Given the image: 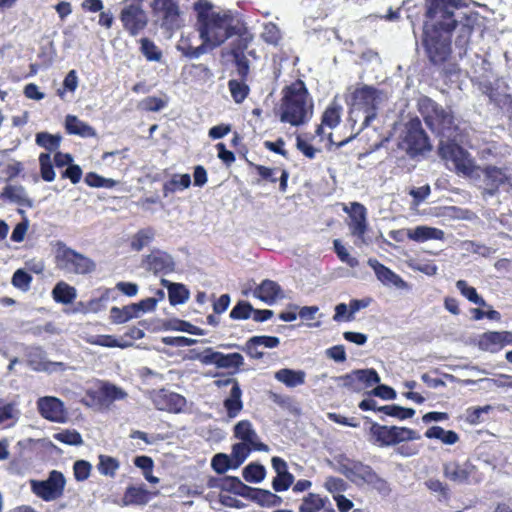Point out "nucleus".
Returning a JSON list of instances; mask_svg holds the SVG:
<instances>
[{"mask_svg":"<svg viewBox=\"0 0 512 512\" xmlns=\"http://www.w3.org/2000/svg\"><path fill=\"white\" fill-rule=\"evenodd\" d=\"M193 8L197 14L199 37L209 49L221 46L233 36H238L244 48L253 40L244 22L230 10H215L213 4L206 0L195 1Z\"/></svg>","mask_w":512,"mask_h":512,"instance_id":"nucleus-1","label":"nucleus"},{"mask_svg":"<svg viewBox=\"0 0 512 512\" xmlns=\"http://www.w3.org/2000/svg\"><path fill=\"white\" fill-rule=\"evenodd\" d=\"M280 121L292 126L307 123L313 115V100L303 81L297 80L282 91Z\"/></svg>","mask_w":512,"mask_h":512,"instance_id":"nucleus-2","label":"nucleus"},{"mask_svg":"<svg viewBox=\"0 0 512 512\" xmlns=\"http://www.w3.org/2000/svg\"><path fill=\"white\" fill-rule=\"evenodd\" d=\"M385 100V94L374 87L364 85L356 88L351 96L350 120L354 123L361 122L360 130H362L376 118Z\"/></svg>","mask_w":512,"mask_h":512,"instance_id":"nucleus-3","label":"nucleus"},{"mask_svg":"<svg viewBox=\"0 0 512 512\" xmlns=\"http://www.w3.org/2000/svg\"><path fill=\"white\" fill-rule=\"evenodd\" d=\"M466 6V0H426L427 20L424 29L441 30L449 34L457 25L454 11Z\"/></svg>","mask_w":512,"mask_h":512,"instance_id":"nucleus-4","label":"nucleus"},{"mask_svg":"<svg viewBox=\"0 0 512 512\" xmlns=\"http://www.w3.org/2000/svg\"><path fill=\"white\" fill-rule=\"evenodd\" d=\"M337 471L359 487L367 485L382 495L390 493L388 482L380 477L370 466L362 462L350 459L339 460L337 462Z\"/></svg>","mask_w":512,"mask_h":512,"instance_id":"nucleus-5","label":"nucleus"},{"mask_svg":"<svg viewBox=\"0 0 512 512\" xmlns=\"http://www.w3.org/2000/svg\"><path fill=\"white\" fill-rule=\"evenodd\" d=\"M420 107L425 123L440 140L456 139L457 126L449 109L443 108L431 99H424Z\"/></svg>","mask_w":512,"mask_h":512,"instance_id":"nucleus-6","label":"nucleus"},{"mask_svg":"<svg viewBox=\"0 0 512 512\" xmlns=\"http://www.w3.org/2000/svg\"><path fill=\"white\" fill-rule=\"evenodd\" d=\"M455 140H440L439 154L446 161L449 168L455 169L458 174L469 177L471 180L480 178L479 167L474 164L469 153L457 144Z\"/></svg>","mask_w":512,"mask_h":512,"instance_id":"nucleus-7","label":"nucleus"},{"mask_svg":"<svg viewBox=\"0 0 512 512\" xmlns=\"http://www.w3.org/2000/svg\"><path fill=\"white\" fill-rule=\"evenodd\" d=\"M398 146L411 158L423 156L431 151L432 146L419 119H412L406 124Z\"/></svg>","mask_w":512,"mask_h":512,"instance_id":"nucleus-8","label":"nucleus"},{"mask_svg":"<svg viewBox=\"0 0 512 512\" xmlns=\"http://www.w3.org/2000/svg\"><path fill=\"white\" fill-rule=\"evenodd\" d=\"M56 260L58 268L66 273L84 275L96 268L92 259L65 245L58 248Z\"/></svg>","mask_w":512,"mask_h":512,"instance_id":"nucleus-9","label":"nucleus"},{"mask_svg":"<svg viewBox=\"0 0 512 512\" xmlns=\"http://www.w3.org/2000/svg\"><path fill=\"white\" fill-rule=\"evenodd\" d=\"M66 479L60 471L52 470L45 480H30L31 491L46 502H51L63 496Z\"/></svg>","mask_w":512,"mask_h":512,"instance_id":"nucleus-10","label":"nucleus"},{"mask_svg":"<svg viewBox=\"0 0 512 512\" xmlns=\"http://www.w3.org/2000/svg\"><path fill=\"white\" fill-rule=\"evenodd\" d=\"M424 45L430 61L434 64L444 62L450 54L449 34L441 30L424 29Z\"/></svg>","mask_w":512,"mask_h":512,"instance_id":"nucleus-11","label":"nucleus"},{"mask_svg":"<svg viewBox=\"0 0 512 512\" xmlns=\"http://www.w3.org/2000/svg\"><path fill=\"white\" fill-rule=\"evenodd\" d=\"M479 172L480 178H477L475 181L482 183L480 188L482 189L484 199L495 196L501 186L509 184V176L502 168L495 166L479 167Z\"/></svg>","mask_w":512,"mask_h":512,"instance_id":"nucleus-12","label":"nucleus"},{"mask_svg":"<svg viewBox=\"0 0 512 512\" xmlns=\"http://www.w3.org/2000/svg\"><path fill=\"white\" fill-rule=\"evenodd\" d=\"M120 20L124 29L133 37L148 24V16L139 2L127 4L120 13Z\"/></svg>","mask_w":512,"mask_h":512,"instance_id":"nucleus-13","label":"nucleus"},{"mask_svg":"<svg viewBox=\"0 0 512 512\" xmlns=\"http://www.w3.org/2000/svg\"><path fill=\"white\" fill-rule=\"evenodd\" d=\"M345 211L348 212L350 216V232L357 238L355 244L357 246L367 245L369 240L366 237L368 230L366 208L358 202H353L351 203L350 210L345 209Z\"/></svg>","mask_w":512,"mask_h":512,"instance_id":"nucleus-14","label":"nucleus"},{"mask_svg":"<svg viewBox=\"0 0 512 512\" xmlns=\"http://www.w3.org/2000/svg\"><path fill=\"white\" fill-rule=\"evenodd\" d=\"M37 408L39 413L45 419L63 423L66 420L67 412L64 403L53 396H44L38 399Z\"/></svg>","mask_w":512,"mask_h":512,"instance_id":"nucleus-15","label":"nucleus"},{"mask_svg":"<svg viewBox=\"0 0 512 512\" xmlns=\"http://www.w3.org/2000/svg\"><path fill=\"white\" fill-rule=\"evenodd\" d=\"M153 404L160 411L181 412L186 406V399L178 393L159 390L153 394Z\"/></svg>","mask_w":512,"mask_h":512,"instance_id":"nucleus-16","label":"nucleus"},{"mask_svg":"<svg viewBox=\"0 0 512 512\" xmlns=\"http://www.w3.org/2000/svg\"><path fill=\"white\" fill-rule=\"evenodd\" d=\"M443 473L446 478L457 484H470L471 478H474L475 466L468 461L448 462L443 466Z\"/></svg>","mask_w":512,"mask_h":512,"instance_id":"nucleus-17","label":"nucleus"},{"mask_svg":"<svg viewBox=\"0 0 512 512\" xmlns=\"http://www.w3.org/2000/svg\"><path fill=\"white\" fill-rule=\"evenodd\" d=\"M217 386L231 385L229 395L224 400V407L229 418H235L243 409L242 391L237 380L229 378L224 381H215Z\"/></svg>","mask_w":512,"mask_h":512,"instance_id":"nucleus-18","label":"nucleus"},{"mask_svg":"<svg viewBox=\"0 0 512 512\" xmlns=\"http://www.w3.org/2000/svg\"><path fill=\"white\" fill-rule=\"evenodd\" d=\"M509 344H512V333L508 331L486 332L479 339L480 349L490 352H497Z\"/></svg>","mask_w":512,"mask_h":512,"instance_id":"nucleus-19","label":"nucleus"},{"mask_svg":"<svg viewBox=\"0 0 512 512\" xmlns=\"http://www.w3.org/2000/svg\"><path fill=\"white\" fill-rule=\"evenodd\" d=\"M253 295L268 305H273L285 298V293L280 285L272 280L266 279L258 285Z\"/></svg>","mask_w":512,"mask_h":512,"instance_id":"nucleus-20","label":"nucleus"},{"mask_svg":"<svg viewBox=\"0 0 512 512\" xmlns=\"http://www.w3.org/2000/svg\"><path fill=\"white\" fill-rule=\"evenodd\" d=\"M152 7L162 17L163 25L173 28L179 18V7L173 0H154Z\"/></svg>","mask_w":512,"mask_h":512,"instance_id":"nucleus-21","label":"nucleus"},{"mask_svg":"<svg viewBox=\"0 0 512 512\" xmlns=\"http://www.w3.org/2000/svg\"><path fill=\"white\" fill-rule=\"evenodd\" d=\"M234 436L239 439L240 442L252 444L254 446V450H268V446L259 441L256 431L253 429L251 422L248 420H242L235 425Z\"/></svg>","mask_w":512,"mask_h":512,"instance_id":"nucleus-22","label":"nucleus"},{"mask_svg":"<svg viewBox=\"0 0 512 512\" xmlns=\"http://www.w3.org/2000/svg\"><path fill=\"white\" fill-rule=\"evenodd\" d=\"M368 265L374 270L377 279L384 285L394 286L398 289L406 288L407 284L400 276L379 263L376 259L370 258L368 260Z\"/></svg>","mask_w":512,"mask_h":512,"instance_id":"nucleus-23","label":"nucleus"},{"mask_svg":"<svg viewBox=\"0 0 512 512\" xmlns=\"http://www.w3.org/2000/svg\"><path fill=\"white\" fill-rule=\"evenodd\" d=\"M145 266L154 273H168L173 270L174 262L169 254L155 251L147 256Z\"/></svg>","mask_w":512,"mask_h":512,"instance_id":"nucleus-24","label":"nucleus"},{"mask_svg":"<svg viewBox=\"0 0 512 512\" xmlns=\"http://www.w3.org/2000/svg\"><path fill=\"white\" fill-rule=\"evenodd\" d=\"M406 235L410 240L416 242L444 239V232L441 229L424 225H420L412 229H407Z\"/></svg>","mask_w":512,"mask_h":512,"instance_id":"nucleus-25","label":"nucleus"},{"mask_svg":"<svg viewBox=\"0 0 512 512\" xmlns=\"http://www.w3.org/2000/svg\"><path fill=\"white\" fill-rule=\"evenodd\" d=\"M152 494L145 489L144 486H129L127 487L124 496L122 498V504L124 506L129 505H146L150 499Z\"/></svg>","mask_w":512,"mask_h":512,"instance_id":"nucleus-26","label":"nucleus"},{"mask_svg":"<svg viewBox=\"0 0 512 512\" xmlns=\"http://www.w3.org/2000/svg\"><path fill=\"white\" fill-rule=\"evenodd\" d=\"M127 396L126 391L109 382H102L99 388V401L105 405L124 400Z\"/></svg>","mask_w":512,"mask_h":512,"instance_id":"nucleus-27","label":"nucleus"},{"mask_svg":"<svg viewBox=\"0 0 512 512\" xmlns=\"http://www.w3.org/2000/svg\"><path fill=\"white\" fill-rule=\"evenodd\" d=\"M306 373L303 370L283 368L275 372L274 378L289 388H294L305 383Z\"/></svg>","mask_w":512,"mask_h":512,"instance_id":"nucleus-28","label":"nucleus"},{"mask_svg":"<svg viewBox=\"0 0 512 512\" xmlns=\"http://www.w3.org/2000/svg\"><path fill=\"white\" fill-rule=\"evenodd\" d=\"M65 128L69 134L79 135L85 138L96 136V131L93 127L81 121L74 115L66 116Z\"/></svg>","mask_w":512,"mask_h":512,"instance_id":"nucleus-29","label":"nucleus"},{"mask_svg":"<svg viewBox=\"0 0 512 512\" xmlns=\"http://www.w3.org/2000/svg\"><path fill=\"white\" fill-rule=\"evenodd\" d=\"M341 106L333 102L324 112L322 116V124L318 126L316 134L322 136L323 126H327L330 129L335 128L340 123L341 118Z\"/></svg>","mask_w":512,"mask_h":512,"instance_id":"nucleus-30","label":"nucleus"},{"mask_svg":"<svg viewBox=\"0 0 512 512\" xmlns=\"http://www.w3.org/2000/svg\"><path fill=\"white\" fill-rule=\"evenodd\" d=\"M370 433L374 438L375 443L380 446L394 445L392 426L388 427L373 423L370 428Z\"/></svg>","mask_w":512,"mask_h":512,"instance_id":"nucleus-31","label":"nucleus"},{"mask_svg":"<svg viewBox=\"0 0 512 512\" xmlns=\"http://www.w3.org/2000/svg\"><path fill=\"white\" fill-rule=\"evenodd\" d=\"M425 436L429 439H438L447 445H453L459 440V436L452 430H445L440 426H432L425 432Z\"/></svg>","mask_w":512,"mask_h":512,"instance_id":"nucleus-32","label":"nucleus"},{"mask_svg":"<svg viewBox=\"0 0 512 512\" xmlns=\"http://www.w3.org/2000/svg\"><path fill=\"white\" fill-rule=\"evenodd\" d=\"M2 197L9 199L11 202L31 206V201L29 200L27 193L22 186L17 185H7L3 192Z\"/></svg>","mask_w":512,"mask_h":512,"instance_id":"nucleus-33","label":"nucleus"},{"mask_svg":"<svg viewBox=\"0 0 512 512\" xmlns=\"http://www.w3.org/2000/svg\"><path fill=\"white\" fill-rule=\"evenodd\" d=\"M328 501L327 498H322L318 494L309 493L302 500L299 506V512H319L325 509V504Z\"/></svg>","mask_w":512,"mask_h":512,"instance_id":"nucleus-34","label":"nucleus"},{"mask_svg":"<svg viewBox=\"0 0 512 512\" xmlns=\"http://www.w3.org/2000/svg\"><path fill=\"white\" fill-rule=\"evenodd\" d=\"M138 317L139 313L135 312L133 304L124 306L123 308L112 307L110 310V318L112 322L116 324H122Z\"/></svg>","mask_w":512,"mask_h":512,"instance_id":"nucleus-35","label":"nucleus"},{"mask_svg":"<svg viewBox=\"0 0 512 512\" xmlns=\"http://www.w3.org/2000/svg\"><path fill=\"white\" fill-rule=\"evenodd\" d=\"M52 294L55 301L63 304L72 303L73 300L76 298L75 288L69 286L64 282L58 283L54 287Z\"/></svg>","mask_w":512,"mask_h":512,"instance_id":"nucleus-36","label":"nucleus"},{"mask_svg":"<svg viewBox=\"0 0 512 512\" xmlns=\"http://www.w3.org/2000/svg\"><path fill=\"white\" fill-rule=\"evenodd\" d=\"M252 450H254V446L250 443L239 442L234 444L230 455L233 461L232 465L237 468L241 466Z\"/></svg>","mask_w":512,"mask_h":512,"instance_id":"nucleus-37","label":"nucleus"},{"mask_svg":"<svg viewBox=\"0 0 512 512\" xmlns=\"http://www.w3.org/2000/svg\"><path fill=\"white\" fill-rule=\"evenodd\" d=\"M244 364V358L240 353L224 354L219 352L217 368L238 369Z\"/></svg>","mask_w":512,"mask_h":512,"instance_id":"nucleus-38","label":"nucleus"},{"mask_svg":"<svg viewBox=\"0 0 512 512\" xmlns=\"http://www.w3.org/2000/svg\"><path fill=\"white\" fill-rule=\"evenodd\" d=\"M62 137L59 134L39 132L36 134V143L48 151H56L61 143Z\"/></svg>","mask_w":512,"mask_h":512,"instance_id":"nucleus-39","label":"nucleus"},{"mask_svg":"<svg viewBox=\"0 0 512 512\" xmlns=\"http://www.w3.org/2000/svg\"><path fill=\"white\" fill-rule=\"evenodd\" d=\"M140 44V51L147 61L160 62L162 60V52L153 41L142 38Z\"/></svg>","mask_w":512,"mask_h":512,"instance_id":"nucleus-40","label":"nucleus"},{"mask_svg":"<svg viewBox=\"0 0 512 512\" xmlns=\"http://www.w3.org/2000/svg\"><path fill=\"white\" fill-rule=\"evenodd\" d=\"M164 329L173 331H182L189 334L201 335V329L191 323L179 319H170L163 324Z\"/></svg>","mask_w":512,"mask_h":512,"instance_id":"nucleus-41","label":"nucleus"},{"mask_svg":"<svg viewBox=\"0 0 512 512\" xmlns=\"http://www.w3.org/2000/svg\"><path fill=\"white\" fill-rule=\"evenodd\" d=\"M456 287L460 291V293L467 298L470 302L479 305L486 306L485 300L478 295L476 289L469 286L465 280H458L456 282Z\"/></svg>","mask_w":512,"mask_h":512,"instance_id":"nucleus-42","label":"nucleus"},{"mask_svg":"<svg viewBox=\"0 0 512 512\" xmlns=\"http://www.w3.org/2000/svg\"><path fill=\"white\" fill-rule=\"evenodd\" d=\"M169 300L172 305L182 304L189 298V292L184 285L171 283L168 286Z\"/></svg>","mask_w":512,"mask_h":512,"instance_id":"nucleus-43","label":"nucleus"},{"mask_svg":"<svg viewBox=\"0 0 512 512\" xmlns=\"http://www.w3.org/2000/svg\"><path fill=\"white\" fill-rule=\"evenodd\" d=\"M40 174L44 181L52 182L55 179V171L53 161L49 153H41L39 155Z\"/></svg>","mask_w":512,"mask_h":512,"instance_id":"nucleus-44","label":"nucleus"},{"mask_svg":"<svg viewBox=\"0 0 512 512\" xmlns=\"http://www.w3.org/2000/svg\"><path fill=\"white\" fill-rule=\"evenodd\" d=\"M378 411L383 412L388 416L398 418L400 420L411 418L415 414L412 408H404L398 405H385L378 408Z\"/></svg>","mask_w":512,"mask_h":512,"instance_id":"nucleus-45","label":"nucleus"},{"mask_svg":"<svg viewBox=\"0 0 512 512\" xmlns=\"http://www.w3.org/2000/svg\"><path fill=\"white\" fill-rule=\"evenodd\" d=\"M265 475L266 470L260 464L251 463L243 469V478L247 482L259 483L265 478Z\"/></svg>","mask_w":512,"mask_h":512,"instance_id":"nucleus-46","label":"nucleus"},{"mask_svg":"<svg viewBox=\"0 0 512 512\" xmlns=\"http://www.w3.org/2000/svg\"><path fill=\"white\" fill-rule=\"evenodd\" d=\"M118 468L119 462L117 459L106 455L99 456L98 470L102 475L114 477Z\"/></svg>","mask_w":512,"mask_h":512,"instance_id":"nucleus-47","label":"nucleus"},{"mask_svg":"<svg viewBox=\"0 0 512 512\" xmlns=\"http://www.w3.org/2000/svg\"><path fill=\"white\" fill-rule=\"evenodd\" d=\"M232 464L233 461L231 456H228L224 453H218L214 455L211 461L212 468L218 474H223L229 469H237V467H234Z\"/></svg>","mask_w":512,"mask_h":512,"instance_id":"nucleus-48","label":"nucleus"},{"mask_svg":"<svg viewBox=\"0 0 512 512\" xmlns=\"http://www.w3.org/2000/svg\"><path fill=\"white\" fill-rule=\"evenodd\" d=\"M222 488L240 496H246L251 488L241 482L237 477H227L222 481Z\"/></svg>","mask_w":512,"mask_h":512,"instance_id":"nucleus-49","label":"nucleus"},{"mask_svg":"<svg viewBox=\"0 0 512 512\" xmlns=\"http://www.w3.org/2000/svg\"><path fill=\"white\" fill-rule=\"evenodd\" d=\"M359 385L362 383L365 387H371L374 384L380 383V377L374 369H358L355 370Z\"/></svg>","mask_w":512,"mask_h":512,"instance_id":"nucleus-50","label":"nucleus"},{"mask_svg":"<svg viewBox=\"0 0 512 512\" xmlns=\"http://www.w3.org/2000/svg\"><path fill=\"white\" fill-rule=\"evenodd\" d=\"M154 231L150 228L140 230L132 239L131 247L136 250L140 251L145 246H147L154 238Z\"/></svg>","mask_w":512,"mask_h":512,"instance_id":"nucleus-51","label":"nucleus"},{"mask_svg":"<svg viewBox=\"0 0 512 512\" xmlns=\"http://www.w3.org/2000/svg\"><path fill=\"white\" fill-rule=\"evenodd\" d=\"M392 431L394 445L404 441L420 439V435L416 431L406 427L392 426Z\"/></svg>","mask_w":512,"mask_h":512,"instance_id":"nucleus-52","label":"nucleus"},{"mask_svg":"<svg viewBox=\"0 0 512 512\" xmlns=\"http://www.w3.org/2000/svg\"><path fill=\"white\" fill-rule=\"evenodd\" d=\"M54 439L68 445H81L82 437L76 430H62L54 434Z\"/></svg>","mask_w":512,"mask_h":512,"instance_id":"nucleus-53","label":"nucleus"},{"mask_svg":"<svg viewBox=\"0 0 512 512\" xmlns=\"http://www.w3.org/2000/svg\"><path fill=\"white\" fill-rule=\"evenodd\" d=\"M261 37L266 43L276 45L281 39V33L274 23H267L263 27Z\"/></svg>","mask_w":512,"mask_h":512,"instance_id":"nucleus-54","label":"nucleus"},{"mask_svg":"<svg viewBox=\"0 0 512 512\" xmlns=\"http://www.w3.org/2000/svg\"><path fill=\"white\" fill-rule=\"evenodd\" d=\"M228 85L235 102L241 103L248 94V86L237 80H230Z\"/></svg>","mask_w":512,"mask_h":512,"instance_id":"nucleus-55","label":"nucleus"},{"mask_svg":"<svg viewBox=\"0 0 512 512\" xmlns=\"http://www.w3.org/2000/svg\"><path fill=\"white\" fill-rule=\"evenodd\" d=\"M90 344L104 346V347H120L124 348L127 345L120 343L116 338L111 335H97L88 339Z\"/></svg>","mask_w":512,"mask_h":512,"instance_id":"nucleus-56","label":"nucleus"},{"mask_svg":"<svg viewBox=\"0 0 512 512\" xmlns=\"http://www.w3.org/2000/svg\"><path fill=\"white\" fill-rule=\"evenodd\" d=\"M335 380L338 382L339 386L348 388L352 391L359 392L362 390V386L359 385L357 377L355 376V370L349 374L336 377Z\"/></svg>","mask_w":512,"mask_h":512,"instance_id":"nucleus-57","label":"nucleus"},{"mask_svg":"<svg viewBox=\"0 0 512 512\" xmlns=\"http://www.w3.org/2000/svg\"><path fill=\"white\" fill-rule=\"evenodd\" d=\"M253 313V307L248 302H239L230 312V317L235 320L248 319Z\"/></svg>","mask_w":512,"mask_h":512,"instance_id":"nucleus-58","label":"nucleus"},{"mask_svg":"<svg viewBox=\"0 0 512 512\" xmlns=\"http://www.w3.org/2000/svg\"><path fill=\"white\" fill-rule=\"evenodd\" d=\"M32 277L22 269H18L12 277V284L23 291H27L30 287Z\"/></svg>","mask_w":512,"mask_h":512,"instance_id":"nucleus-59","label":"nucleus"},{"mask_svg":"<svg viewBox=\"0 0 512 512\" xmlns=\"http://www.w3.org/2000/svg\"><path fill=\"white\" fill-rule=\"evenodd\" d=\"M294 476L287 472L284 474H277V477L273 480L272 486L273 489L277 492L287 490L293 483Z\"/></svg>","mask_w":512,"mask_h":512,"instance_id":"nucleus-60","label":"nucleus"},{"mask_svg":"<svg viewBox=\"0 0 512 512\" xmlns=\"http://www.w3.org/2000/svg\"><path fill=\"white\" fill-rule=\"evenodd\" d=\"M431 193V189L429 185H424L418 188H412L409 191V194L413 197V201L411 203L412 207H418Z\"/></svg>","mask_w":512,"mask_h":512,"instance_id":"nucleus-61","label":"nucleus"},{"mask_svg":"<svg viewBox=\"0 0 512 512\" xmlns=\"http://www.w3.org/2000/svg\"><path fill=\"white\" fill-rule=\"evenodd\" d=\"M324 487L332 494L338 495L346 490V483L343 479L338 477H328L325 480Z\"/></svg>","mask_w":512,"mask_h":512,"instance_id":"nucleus-62","label":"nucleus"},{"mask_svg":"<svg viewBox=\"0 0 512 512\" xmlns=\"http://www.w3.org/2000/svg\"><path fill=\"white\" fill-rule=\"evenodd\" d=\"M491 409L490 405H486L483 407H472L468 408L466 411V420L470 424H478L482 421L481 417L484 413H487Z\"/></svg>","mask_w":512,"mask_h":512,"instance_id":"nucleus-63","label":"nucleus"},{"mask_svg":"<svg viewBox=\"0 0 512 512\" xmlns=\"http://www.w3.org/2000/svg\"><path fill=\"white\" fill-rule=\"evenodd\" d=\"M74 476L78 481L86 480L91 471V464L84 460H78L74 463Z\"/></svg>","mask_w":512,"mask_h":512,"instance_id":"nucleus-64","label":"nucleus"}]
</instances>
